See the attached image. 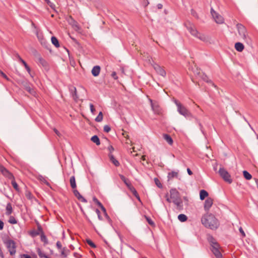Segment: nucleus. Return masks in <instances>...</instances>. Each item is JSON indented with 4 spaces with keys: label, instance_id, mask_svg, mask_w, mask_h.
<instances>
[{
    "label": "nucleus",
    "instance_id": "1",
    "mask_svg": "<svg viewBox=\"0 0 258 258\" xmlns=\"http://www.w3.org/2000/svg\"><path fill=\"white\" fill-rule=\"evenodd\" d=\"M201 222L205 227L212 230L217 229L219 226L218 220L211 214L204 215L201 219Z\"/></svg>",
    "mask_w": 258,
    "mask_h": 258
},
{
    "label": "nucleus",
    "instance_id": "2",
    "mask_svg": "<svg viewBox=\"0 0 258 258\" xmlns=\"http://www.w3.org/2000/svg\"><path fill=\"white\" fill-rule=\"evenodd\" d=\"M4 243L6 245L10 254L13 255L16 252V243L12 239L8 237L4 240Z\"/></svg>",
    "mask_w": 258,
    "mask_h": 258
},
{
    "label": "nucleus",
    "instance_id": "3",
    "mask_svg": "<svg viewBox=\"0 0 258 258\" xmlns=\"http://www.w3.org/2000/svg\"><path fill=\"white\" fill-rule=\"evenodd\" d=\"M186 27L188 31L192 36L203 41L207 40L205 36L200 33L192 25L190 24H186Z\"/></svg>",
    "mask_w": 258,
    "mask_h": 258
},
{
    "label": "nucleus",
    "instance_id": "4",
    "mask_svg": "<svg viewBox=\"0 0 258 258\" xmlns=\"http://www.w3.org/2000/svg\"><path fill=\"white\" fill-rule=\"evenodd\" d=\"M236 28L237 29L239 35L246 41L249 39V37L247 34V30L246 28L241 24L238 23L236 25Z\"/></svg>",
    "mask_w": 258,
    "mask_h": 258
},
{
    "label": "nucleus",
    "instance_id": "5",
    "mask_svg": "<svg viewBox=\"0 0 258 258\" xmlns=\"http://www.w3.org/2000/svg\"><path fill=\"white\" fill-rule=\"evenodd\" d=\"M218 172L220 176L224 179V181L229 183H232V179L231 178V175L224 168L221 167L219 169Z\"/></svg>",
    "mask_w": 258,
    "mask_h": 258
},
{
    "label": "nucleus",
    "instance_id": "6",
    "mask_svg": "<svg viewBox=\"0 0 258 258\" xmlns=\"http://www.w3.org/2000/svg\"><path fill=\"white\" fill-rule=\"evenodd\" d=\"M211 15L217 23L222 24L224 22L223 18L216 13L213 8L211 9Z\"/></svg>",
    "mask_w": 258,
    "mask_h": 258
},
{
    "label": "nucleus",
    "instance_id": "7",
    "mask_svg": "<svg viewBox=\"0 0 258 258\" xmlns=\"http://www.w3.org/2000/svg\"><path fill=\"white\" fill-rule=\"evenodd\" d=\"M0 171L2 174L6 177L11 179H14V176L12 173H11L6 168H5L4 166H0Z\"/></svg>",
    "mask_w": 258,
    "mask_h": 258
},
{
    "label": "nucleus",
    "instance_id": "8",
    "mask_svg": "<svg viewBox=\"0 0 258 258\" xmlns=\"http://www.w3.org/2000/svg\"><path fill=\"white\" fill-rule=\"evenodd\" d=\"M178 106L177 108L178 112L185 117H188L191 116V114L189 111L182 105Z\"/></svg>",
    "mask_w": 258,
    "mask_h": 258
},
{
    "label": "nucleus",
    "instance_id": "9",
    "mask_svg": "<svg viewBox=\"0 0 258 258\" xmlns=\"http://www.w3.org/2000/svg\"><path fill=\"white\" fill-rule=\"evenodd\" d=\"M170 199L172 201H176L180 199L179 192L175 188H172L170 190Z\"/></svg>",
    "mask_w": 258,
    "mask_h": 258
},
{
    "label": "nucleus",
    "instance_id": "10",
    "mask_svg": "<svg viewBox=\"0 0 258 258\" xmlns=\"http://www.w3.org/2000/svg\"><path fill=\"white\" fill-rule=\"evenodd\" d=\"M213 204V200L211 198H208L204 204V209L206 211H208Z\"/></svg>",
    "mask_w": 258,
    "mask_h": 258
},
{
    "label": "nucleus",
    "instance_id": "11",
    "mask_svg": "<svg viewBox=\"0 0 258 258\" xmlns=\"http://www.w3.org/2000/svg\"><path fill=\"white\" fill-rule=\"evenodd\" d=\"M199 77L201 78L203 81L210 84L212 86L215 88H217V86L212 82V80L208 78V76L204 73L202 72Z\"/></svg>",
    "mask_w": 258,
    "mask_h": 258
},
{
    "label": "nucleus",
    "instance_id": "12",
    "mask_svg": "<svg viewBox=\"0 0 258 258\" xmlns=\"http://www.w3.org/2000/svg\"><path fill=\"white\" fill-rule=\"evenodd\" d=\"M73 193L75 196L80 201L83 203H87V201L80 194L76 188L73 189Z\"/></svg>",
    "mask_w": 258,
    "mask_h": 258
},
{
    "label": "nucleus",
    "instance_id": "13",
    "mask_svg": "<svg viewBox=\"0 0 258 258\" xmlns=\"http://www.w3.org/2000/svg\"><path fill=\"white\" fill-rule=\"evenodd\" d=\"M42 228H41V226H38L37 228V230H32L30 232V235L33 237H34L37 235H39L40 233L41 234L43 233Z\"/></svg>",
    "mask_w": 258,
    "mask_h": 258
},
{
    "label": "nucleus",
    "instance_id": "14",
    "mask_svg": "<svg viewBox=\"0 0 258 258\" xmlns=\"http://www.w3.org/2000/svg\"><path fill=\"white\" fill-rule=\"evenodd\" d=\"M172 202L176 206L177 210H181L183 209V202L181 198L176 201H172Z\"/></svg>",
    "mask_w": 258,
    "mask_h": 258
},
{
    "label": "nucleus",
    "instance_id": "15",
    "mask_svg": "<svg viewBox=\"0 0 258 258\" xmlns=\"http://www.w3.org/2000/svg\"><path fill=\"white\" fill-rule=\"evenodd\" d=\"M100 70H101V68H100V66H94L91 71L92 75L94 77L98 76L100 74Z\"/></svg>",
    "mask_w": 258,
    "mask_h": 258
},
{
    "label": "nucleus",
    "instance_id": "16",
    "mask_svg": "<svg viewBox=\"0 0 258 258\" xmlns=\"http://www.w3.org/2000/svg\"><path fill=\"white\" fill-rule=\"evenodd\" d=\"M108 157L110 161L116 167H118L120 165V163L118 160H117L114 156L112 154H109Z\"/></svg>",
    "mask_w": 258,
    "mask_h": 258
},
{
    "label": "nucleus",
    "instance_id": "17",
    "mask_svg": "<svg viewBox=\"0 0 258 258\" xmlns=\"http://www.w3.org/2000/svg\"><path fill=\"white\" fill-rule=\"evenodd\" d=\"M70 91L71 92V94H72V97L73 98V99L75 100V101H77V100L78 99V97L77 96V90H76V87H72L70 88Z\"/></svg>",
    "mask_w": 258,
    "mask_h": 258
},
{
    "label": "nucleus",
    "instance_id": "18",
    "mask_svg": "<svg viewBox=\"0 0 258 258\" xmlns=\"http://www.w3.org/2000/svg\"><path fill=\"white\" fill-rule=\"evenodd\" d=\"M59 251L61 254V256L63 257H67L69 253H70V250L67 247H64L62 248L59 250Z\"/></svg>",
    "mask_w": 258,
    "mask_h": 258
},
{
    "label": "nucleus",
    "instance_id": "19",
    "mask_svg": "<svg viewBox=\"0 0 258 258\" xmlns=\"http://www.w3.org/2000/svg\"><path fill=\"white\" fill-rule=\"evenodd\" d=\"M155 69L156 70L157 72L161 76L163 77L166 76L165 71L161 67L157 66L156 67H155Z\"/></svg>",
    "mask_w": 258,
    "mask_h": 258
},
{
    "label": "nucleus",
    "instance_id": "20",
    "mask_svg": "<svg viewBox=\"0 0 258 258\" xmlns=\"http://www.w3.org/2000/svg\"><path fill=\"white\" fill-rule=\"evenodd\" d=\"M244 45L241 42H236L235 44V48L239 52H241L244 49Z\"/></svg>",
    "mask_w": 258,
    "mask_h": 258
},
{
    "label": "nucleus",
    "instance_id": "21",
    "mask_svg": "<svg viewBox=\"0 0 258 258\" xmlns=\"http://www.w3.org/2000/svg\"><path fill=\"white\" fill-rule=\"evenodd\" d=\"M119 176L121 180L124 183V184L127 186L128 188L131 185H132L128 179H127L124 176H123V175H119Z\"/></svg>",
    "mask_w": 258,
    "mask_h": 258
},
{
    "label": "nucleus",
    "instance_id": "22",
    "mask_svg": "<svg viewBox=\"0 0 258 258\" xmlns=\"http://www.w3.org/2000/svg\"><path fill=\"white\" fill-rule=\"evenodd\" d=\"M163 138L170 145H172L173 140L170 135L168 134H164Z\"/></svg>",
    "mask_w": 258,
    "mask_h": 258
},
{
    "label": "nucleus",
    "instance_id": "23",
    "mask_svg": "<svg viewBox=\"0 0 258 258\" xmlns=\"http://www.w3.org/2000/svg\"><path fill=\"white\" fill-rule=\"evenodd\" d=\"M70 182L71 187L73 189L76 188L77 185L75 176H72L70 179Z\"/></svg>",
    "mask_w": 258,
    "mask_h": 258
},
{
    "label": "nucleus",
    "instance_id": "24",
    "mask_svg": "<svg viewBox=\"0 0 258 258\" xmlns=\"http://www.w3.org/2000/svg\"><path fill=\"white\" fill-rule=\"evenodd\" d=\"M208 196V192L202 189L200 192V198L201 200H204L206 197Z\"/></svg>",
    "mask_w": 258,
    "mask_h": 258
},
{
    "label": "nucleus",
    "instance_id": "25",
    "mask_svg": "<svg viewBox=\"0 0 258 258\" xmlns=\"http://www.w3.org/2000/svg\"><path fill=\"white\" fill-rule=\"evenodd\" d=\"M178 175V174L177 172L172 171L171 172H169L167 176L168 179L171 180L174 177L177 178Z\"/></svg>",
    "mask_w": 258,
    "mask_h": 258
},
{
    "label": "nucleus",
    "instance_id": "26",
    "mask_svg": "<svg viewBox=\"0 0 258 258\" xmlns=\"http://www.w3.org/2000/svg\"><path fill=\"white\" fill-rule=\"evenodd\" d=\"M212 252L214 254L216 258H223L222 254L221 253L219 249L212 250Z\"/></svg>",
    "mask_w": 258,
    "mask_h": 258
},
{
    "label": "nucleus",
    "instance_id": "27",
    "mask_svg": "<svg viewBox=\"0 0 258 258\" xmlns=\"http://www.w3.org/2000/svg\"><path fill=\"white\" fill-rule=\"evenodd\" d=\"M51 43L56 47L58 48L59 47V43L57 39V38L55 36H52L51 38Z\"/></svg>",
    "mask_w": 258,
    "mask_h": 258
},
{
    "label": "nucleus",
    "instance_id": "28",
    "mask_svg": "<svg viewBox=\"0 0 258 258\" xmlns=\"http://www.w3.org/2000/svg\"><path fill=\"white\" fill-rule=\"evenodd\" d=\"M91 140L97 145H99L100 144V139L97 135L92 136L91 138Z\"/></svg>",
    "mask_w": 258,
    "mask_h": 258
},
{
    "label": "nucleus",
    "instance_id": "29",
    "mask_svg": "<svg viewBox=\"0 0 258 258\" xmlns=\"http://www.w3.org/2000/svg\"><path fill=\"white\" fill-rule=\"evenodd\" d=\"M13 211L12 205L10 203H8L6 207V214L7 215H10Z\"/></svg>",
    "mask_w": 258,
    "mask_h": 258
},
{
    "label": "nucleus",
    "instance_id": "30",
    "mask_svg": "<svg viewBox=\"0 0 258 258\" xmlns=\"http://www.w3.org/2000/svg\"><path fill=\"white\" fill-rule=\"evenodd\" d=\"M178 219L180 221L183 222L187 220V217L185 215L181 214L178 216Z\"/></svg>",
    "mask_w": 258,
    "mask_h": 258
},
{
    "label": "nucleus",
    "instance_id": "31",
    "mask_svg": "<svg viewBox=\"0 0 258 258\" xmlns=\"http://www.w3.org/2000/svg\"><path fill=\"white\" fill-rule=\"evenodd\" d=\"M243 175L244 178L247 180H250L252 178L251 175L246 170L243 171Z\"/></svg>",
    "mask_w": 258,
    "mask_h": 258
},
{
    "label": "nucleus",
    "instance_id": "32",
    "mask_svg": "<svg viewBox=\"0 0 258 258\" xmlns=\"http://www.w3.org/2000/svg\"><path fill=\"white\" fill-rule=\"evenodd\" d=\"M38 63L43 67H46L47 66V62L41 57L38 58Z\"/></svg>",
    "mask_w": 258,
    "mask_h": 258
},
{
    "label": "nucleus",
    "instance_id": "33",
    "mask_svg": "<svg viewBox=\"0 0 258 258\" xmlns=\"http://www.w3.org/2000/svg\"><path fill=\"white\" fill-rule=\"evenodd\" d=\"M135 197L138 196V192L135 188L132 185L128 188Z\"/></svg>",
    "mask_w": 258,
    "mask_h": 258
},
{
    "label": "nucleus",
    "instance_id": "34",
    "mask_svg": "<svg viewBox=\"0 0 258 258\" xmlns=\"http://www.w3.org/2000/svg\"><path fill=\"white\" fill-rule=\"evenodd\" d=\"M21 62H22L23 64L24 67L25 68L28 73L30 75L31 77H32V75L31 74V69L30 67L28 66V65L27 64V63L25 62V61L23 60Z\"/></svg>",
    "mask_w": 258,
    "mask_h": 258
},
{
    "label": "nucleus",
    "instance_id": "35",
    "mask_svg": "<svg viewBox=\"0 0 258 258\" xmlns=\"http://www.w3.org/2000/svg\"><path fill=\"white\" fill-rule=\"evenodd\" d=\"M103 119V113L102 112H100L98 115V116L95 119V120L96 122H100Z\"/></svg>",
    "mask_w": 258,
    "mask_h": 258
},
{
    "label": "nucleus",
    "instance_id": "36",
    "mask_svg": "<svg viewBox=\"0 0 258 258\" xmlns=\"http://www.w3.org/2000/svg\"><path fill=\"white\" fill-rule=\"evenodd\" d=\"M86 242L91 247H92V248H96V244L91 239H86Z\"/></svg>",
    "mask_w": 258,
    "mask_h": 258
},
{
    "label": "nucleus",
    "instance_id": "37",
    "mask_svg": "<svg viewBox=\"0 0 258 258\" xmlns=\"http://www.w3.org/2000/svg\"><path fill=\"white\" fill-rule=\"evenodd\" d=\"M211 248L210 249L211 251L212 250L216 249H220V245L218 242L215 243L214 244L210 245Z\"/></svg>",
    "mask_w": 258,
    "mask_h": 258
},
{
    "label": "nucleus",
    "instance_id": "38",
    "mask_svg": "<svg viewBox=\"0 0 258 258\" xmlns=\"http://www.w3.org/2000/svg\"><path fill=\"white\" fill-rule=\"evenodd\" d=\"M208 240L210 245L214 244L215 243L217 242L216 240L212 236H209Z\"/></svg>",
    "mask_w": 258,
    "mask_h": 258
},
{
    "label": "nucleus",
    "instance_id": "39",
    "mask_svg": "<svg viewBox=\"0 0 258 258\" xmlns=\"http://www.w3.org/2000/svg\"><path fill=\"white\" fill-rule=\"evenodd\" d=\"M72 26L76 30H79L81 29L79 24L76 21L73 20Z\"/></svg>",
    "mask_w": 258,
    "mask_h": 258
},
{
    "label": "nucleus",
    "instance_id": "40",
    "mask_svg": "<svg viewBox=\"0 0 258 258\" xmlns=\"http://www.w3.org/2000/svg\"><path fill=\"white\" fill-rule=\"evenodd\" d=\"M41 240L45 244L48 243V240L46 236L44 235V233L43 232L41 234Z\"/></svg>",
    "mask_w": 258,
    "mask_h": 258
},
{
    "label": "nucleus",
    "instance_id": "41",
    "mask_svg": "<svg viewBox=\"0 0 258 258\" xmlns=\"http://www.w3.org/2000/svg\"><path fill=\"white\" fill-rule=\"evenodd\" d=\"M12 180V181H11V184L12 185V186H13V187L17 190H18V184L17 183V182H16V181L15 180V179H11Z\"/></svg>",
    "mask_w": 258,
    "mask_h": 258
},
{
    "label": "nucleus",
    "instance_id": "42",
    "mask_svg": "<svg viewBox=\"0 0 258 258\" xmlns=\"http://www.w3.org/2000/svg\"><path fill=\"white\" fill-rule=\"evenodd\" d=\"M37 253L40 257H44V256L46 255V254L43 252L40 248H38L37 250Z\"/></svg>",
    "mask_w": 258,
    "mask_h": 258
},
{
    "label": "nucleus",
    "instance_id": "43",
    "mask_svg": "<svg viewBox=\"0 0 258 258\" xmlns=\"http://www.w3.org/2000/svg\"><path fill=\"white\" fill-rule=\"evenodd\" d=\"M47 4L52 9H54L55 6V5L51 3L49 0H44Z\"/></svg>",
    "mask_w": 258,
    "mask_h": 258
},
{
    "label": "nucleus",
    "instance_id": "44",
    "mask_svg": "<svg viewBox=\"0 0 258 258\" xmlns=\"http://www.w3.org/2000/svg\"><path fill=\"white\" fill-rule=\"evenodd\" d=\"M194 73L195 75H197L199 77L201 75L202 72H201L200 69H198V68H196L194 71Z\"/></svg>",
    "mask_w": 258,
    "mask_h": 258
},
{
    "label": "nucleus",
    "instance_id": "45",
    "mask_svg": "<svg viewBox=\"0 0 258 258\" xmlns=\"http://www.w3.org/2000/svg\"><path fill=\"white\" fill-rule=\"evenodd\" d=\"M39 179L40 181L46 184L47 185L49 184L48 182L47 181L46 179H45V178L41 175L39 176Z\"/></svg>",
    "mask_w": 258,
    "mask_h": 258
},
{
    "label": "nucleus",
    "instance_id": "46",
    "mask_svg": "<svg viewBox=\"0 0 258 258\" xmlns=\"http://www.w3.org/2000/svg\"><path fill=\"white\" fill-rule=\"evenodd\" d=\"M154 181H155V184L158 187H159V188L162 187V184L161 183V182H160V181L159 180V179L158 178H155L154 179Z\"/></svg>",
    "mask_w": 258,
    "mask_h": 258
},
{
    "label": "nucleus",
    "instance_id": "47",
    "mask_svg": "<svg viewBox=\"0 0 258 258\" xmlns=\"http://www.w3.org/2000/svg\"><path fill=\"white\" fill-rule=\"evenodd\" d=\"M149 101L151 103V106L152 107V108L154 111H156V108L158 107V105H154L153 103V100L151 99H149Z\"/></svg>",
    "mask_w": 258,
    "mask_h": 258
},
{
    "label": "nucleus",
    "instance_id": "48",
    "mask_svg": "<svg viewBox=\"0 0 258 258\" xmlns=\"http://www.w3.org/2000/svg\"><path fill=\"white\" fill-rule=\"evenodd\" d=\"M9 222L11 224H15L17 223V221L14 217L11 216L9 220Z\"/></svg>",
    "mask_w": 258,
    "mask_h": 258
},
{
    "label": "nucleus",
    "instance_id": "49",
    "mask_svg": "<svg viewBox=\"0 0 258 258\" xmlns=\"http://www.w3.org/2000/svg\"><path fill=\"white\" fill-rule=\"evenodd\" d=\"M93 200L99 207L103 205L96 198H93Z\"/></svg>",
    "mask_w": 258,
    "mask_h": 258
},
{
    "label": "nucleus",
    "instance_id": "50",
    "mask_svg": "<svg viewBox=\"0 0 258 258\" xmlns=\"http://www.w3.org/2000/svg\"><path fill=\"white\" fill-rule=\"evenodd\" d=\"M146 219L149 224H150L151 226L154 225V222L152 220V219L150 217L146 216Z\"/></svg>",
    "mask_w": 258,
    "mask_h": 258
},
{
    "label": "nucleus",
    "instance_id": "51",
    "mask_svg": "<svg viewBox=\"0 0 258 258\" xmlns=\"http://www.w3.org/2000/svg\"><path fill=\"white\" fill-rule=\"evenodd\" d=\"M111 130V128L109 125H105L104 126L103 131L106 133H108Z\"/></svg>",
    "mask_w": 258,
    "mask_h": 258
},
{
    "label": "nucleus",
    "instance_id": "52",
    "mask_svg": "<svg viewBox=\"0 0 258 258\" xmlns=\"http://www.w3.org/2000/svg\"><path fill=\"white\" fill-rule=\"evenodd\" d=\"M191 14L192 16L195 17V18H198V14L197 12L193 9L191 10Z\"/></svg>",
    "mask_w": 258,
    "mask_h": 258
},
{
    "label": "nucleus",
    "instance_id": "53",
    "mask_svg": "<svg viewBox=\"0 0 258 258\" xmlns=\"http://www.w3.org/2000/svg\"><path fill=\"white\" fill-rule=\"evenodd\" d=\"M95 212H96V213H97V214L98 215V219L100 220H102V217L100 215V211L98 209H96V210H95Z\"/></svg>",
    "mask_w": 258,
    "mask_h": 258
},
{
    "label": "nucleus",
    "instance_id": "54",
    "mask_svg": "<svg viewBox=\"0 0 258 258\" xmlns=\"http://www.w3.org/2000/svg\"><path fill=\"white\" fill-rule=\"evenodd\" d=\"M90 110H91V112L93 113V114H94L95 112V109L94 107V105L92 104H90Z\"/></svg>",
    "mask_w": 258,
    "mask_h": 258
},
{
    "label": "nucleus",
    "instance_id": "55",
    "mask_svg": "<svg viewBox=\"0 0 258 258\" xmlns=\"http://www.w3.org/2000/svg\"><path fill=\"white\" fill-rule=\"evenodd\" d=\"M56 245L58 249L60 250L62 248V245L60 241H57Z\"/></svg>",
    "mask_w": 258,
    "mask_h": 258
},
{
    "label": "nucleus",
    "instance_id": "56",
    "mask_svg": "<svg viewBox=\"0 0 258 258\" xmlns=\"http://www.w3.org/2000/svg\"><path fill=\"white\" fill-rule=\"evenodd\" d=\"M111 77L114 79L117 80L118 79V77L115 72H113L111 74Z\"/></svg>",
    "mask_w": 258,
    "mask_h": 258
},
{
    "label": "nucleus",
    "instance_id": "57",
    "mask_svg": "<svg viewBox=\"0 0 258 258\" xmlns=\"http://www.w3.org/2000/svg\"><path fill=\"white\" fill-rule=\"evenodd\" d=\"M21 258H32L31 256L27 254H22L21 255Z\"/></svg>",
    "mask_w": 258,
    "mask_h": 258
},
{
    "label": "nucleus",
    "instance_id": "58",
    "mask_svg": "<svg viewBox=\"0 0 258 258\" xmlns=\"http://www.w3.org/2000/svg\"><path fill=\"white\" fill-rule=\"evenodd\" d=\"M0 74L5 79L8 80V78L7 75L4 73L2 71L0 70Z\"/></svg>",
    "mask_w": 258,
    "mask_h": 258
},
{
    "label": "nucleus",
    "instance_id": "59",
    "mask_svg": "<svg viewBox=\"0 0 258 258\" xmlns=\"http://www.w3.org/2000/svg\"><path fill=\"white\" fill-rule=\"evenodd\" d=\"M174 102L176 105L177 108H178V106H179V105H182V104L178 100L176 99L174 100Z\"/></svg>",
    "mask_w": 258,
    "mask_h": 258
},
{
    "label": "nucleus",
    "instance_id": "60",
    "mask_svg": "<svg viewBox=\"0 0 258 258\" xmlns=\"http://www.w3.org/2000/svg\"><path fill=\"white\" fill-rule=\"evenodd\" d=\"M16 57L17 58V59L20 62H21V61H22L23 60V59L21 57V56L18 53L16 54Z\"/></svg>",
    "mask_w": 258,
    "mask_h": 258
},
{
    "label": "nucleus",
    "instance_id": "61",
    "mask_svg": "<svg viewBox=\"0 0 258 258\" xmlns=\"http://www.w3.org/2000/svg\"><path fill=\"white\" fill-rule=\"evenodd\" d=\"M108 149L110 152L109 154H111L112 152L114 151V148L112 146H109Z\"/></svg>",
    "mask_w": 258,
    "mask_h": 258
},
{
    "label": "nucleus",
    "instance_id": "62",
    "mask_svg": "<svg viewBox=\"0 0 258 258\" xmlns=\"http://www.w3.org/2000/svg\"><path fill=\"white\" fill-rule=\"evenodd\" d=\"M239 230L240 233L242 235V236L244 237L245 236V234L242 228L241 227H240Z\"/></svg>",
    "mask_w": 258,
    "mask_h": 258
},
{
    "label": "nucleus",
    "instance_id": "63",
    "mask_svg": "<svg viewBox=\"0 0 258 258\" xmlns=\"http://www.w3.org/2000/svg\"><path fill=\"white\" fill-rule=\"evenodd\" d=\"M4 222L0 220V230H2L4 229Z\"/></svg>",
    "mask_w": 258,
    "mask_h": 258
},
{
    "label": "nucleus",
    "instance_id": "64",
    "mask_svg": "<svg viewBox=\"0 0 258 258\" xmlns=\"http://www.w3.org/2000/svg\"><path fill=\"white\" fill-rule=\"evenodd\" d=\"M166 201H167L168 202H169V203L172 202V199H170V198H169V197H168V194H167V195H166Z\"/></svg>",
    "mask_w": 258,
    "mask_h": 258
}]
</instances>
